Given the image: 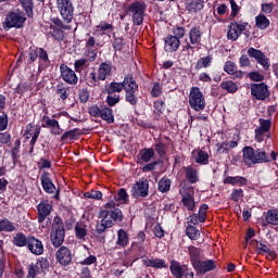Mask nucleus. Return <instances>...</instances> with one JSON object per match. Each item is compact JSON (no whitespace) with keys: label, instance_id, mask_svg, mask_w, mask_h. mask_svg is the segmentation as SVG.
I'll use <instances>...</instances> for the list:
<instances>
[{"label":"nucleus","instance_id":"f257e3e1","mask_svg":"<svg viewBox=\"0 0 278 278\" xmlns=\"http://www.w3.org/2000/svg\"><path fill=\"white\" fill-rule=\"evenodd\" d=\"M64 238H66V229L64 228V219L60 216H54L51 231L50 242L54 249H60L64 244Z\"/></svg>","mask_w":278,"mask_h":278},{"label":"nucleus","instance_id":"39448f33","mask_svg":"<svg viewBox=\"0 0 278 278\" xmlns=\"http://www.w3.org/2000/svg\"><path fill=\"white\" fill-rule=\"evenodd\" d=\"M53 25L50 26L49 35L56 40V42H63L64 38H66V34L64 31H71L73 26L71 24H66V22L62 21L60 17L53 20Z\"/></svg>","mask_w":278,"mask_h":278},{"label":"nucleus","instance_id":"ea45409f","mask_svg":"<svg viewBox=\"0 0 278 278\" xmlns=\"http://www.w3.org/2000/svg\"><path fill=\"white\" fill-rule=\"evenodd\" d=\"M100 118L105 121L109 125H112V123H114V111L109 106H103L101 109Z\"/></svg>","mask_w":278,"mask_h":278},{"label":"nucleus","instance_id":"e2e57ef3","mask_svg":"<svg viewBox=\"0 0 278 278\" xmlns=\"http://www.w3.org/2000/svg\"><path fill=\"white\" fill-rule=\"evenodd\" d=\"M231 201H235L238 203V201H242L244 199V190L242 189H233L231 194H230Z\"/></svg>","mask_w":278,"mask_h":278},{"label":"nucleus","instance_id":"9d476101","mask_svg":"<svg viewBox=\"0 0 278 278\" xmlns=\"http://www.w3.org/2000/svg\"><path fill=\"white\" fill-rule=\"evenodd\" d=\"M41 188L46 194H54L53 199L60 201V189L55 187L53 180L51 179V174L49 172H43L40 176Z\"/></svg>","mask_w":278,"mask_h":278},{"label":"nucleus","instance_id":"0eeeda50","mask_svg":"<svg viewBox=\"0 0 278 278\" xmlns=\"http://www.w3.org/2000/svg\"><path fill=\"white\" fill-rule=\"evenodd\" d=\"M56 9L64 23H73V16H75L73 0H56Z\"/></svg>","mask_w":278,"mask_h":278},{"label":"nucleus","instance_id":"338daca9","mask_svg":"<svg viewBox=\"0 0 278 278\" xmlns=\"http://www.w3.org/2000/svg\"><path fill=\"white\" fill-rule=\"evenodd\" d=\"M28 90H31V86L27 83H20L15 88L16 94H25Z\"/></svg>","mask_w":278,"mask_h":278},{"label":"nucleus","instance_id":"79ce46f5","mask_svg":"<svg viewBox=\"0 0 278 278\" xmlns=\"http://www.w3.org/2000/svg\"><path fill=\"white\" fill-rule=\"evenodd\" d=\"M212 62H214V58H212V55L200 58L195 63V71H201V68H210V66H212Z\"/></svg>","mask_w":278,"mask_h":278},{"label":"nucleus","instance_id":"20e7f679","mask_svg":"<svg viewBox=\"0 0 278 278\" xmlns=\"http://www.w3.org/2000/svg\"><path fill=\"white\" fill-rule=\"evenodd\" d=\"M38 60L39 68H47L51 66V60H49V52L45 48L30 47L28 49V64H34Z\"/></svg>","mask_w":278,"mask_h":278},{"label":"nucleus","instance_id":"1a4fd4ad","mask_svg":"<svg viewBox=\"0 0 278 278\" xmlns=\"http://www.w3.org/2000/svg\"><path fill=\"white\" fill-rule=\"evenodd\" d=\"M189 105L195 112L205 110V97L199 87H192L189 93Z\"/></svg>","mask_w":278,"mask_h":278},{"label":"nucleus","instance_id":"7ed1b4c3","mask_svg":"<svg viewBox=\"0 0 278 278\" xmlns=\"http://www.w3.org/2000/svg\"><path fill=\"white\" fill-rule=\"evenodd\" d=\"M25 21H27L25 12L21 10L10 11L5 15L2 27L4 31H10V29H22V27H25Z\"/></svg>","mask_w":278,"mask_h":278},{"label":"nucleus","instance_id":"bf43d9fd","mask_svg":"<svg viewBox=\"0 0 278 278\" xmlns=\"http://www.w3.org/2000/svg\"><path fill=\"white\" fill-rule=\"evenodd\" d=\"M85 199H93L94 201H101L103 199V192L91 190L84 193Z\"/></svg>","mask_w":278,"mask_h":278},{"label":"nucleus","instance_id":"49530a36","mask_svg":"<svg viewBox=\"0 0 278 278\" xmlns=\"http://www.w3.org/2000/svg\"><path fill=\"white\" fill-rule=\"evenodd\" d=\"M129 244V235L124 229H119L117 231V245L125 248Z\"/></svg>","mask_w":278,"mask_h":278},{"label":"nucleus","instance_id":"f03ea898","mask_svg":"<svg viewBox=\"0 0 278 278\" xmlns=\"http://www.w3.org/2000/svg\"><path fill=\"white\" fill-rule=\"evenodd\" d=\"M243 162L245 166H254V164H264V162H270L266 151L262 149H253V147L247 146L242 149Z\"/></svg>","mask_w":278,"mask_h":278},{"label":"nucleus","instance_id":"bb28decb","mask_svg":"<svg viewBox=\"0 0 278 278\" xmlns=\"http://www.w3.org/2000/svg\"><path fill=\"white\" fill-rule=\"evenodd\" d=\"M164 50L167 53H175L177 49H179L181 41L179 38L174 37L173 35H168L165 39Z\"/></svg>","mask_w":278,"mask_h":278},{"label":"nucleus","instance_id":"09e8293b","mask_svg":"<svg viewBox=\"0 0 278 278\" xmlns=\"http://www.w3.org/2000/svg\"><path fill=\"white\" fill-rule=\"evenodd\" d=\"M0 231H7V232L16 231V226L14 225V223L10 222V219L2 218L0 219Z\"/></svg>","mask_w":278,"mask_h":278},{"label":"nucleus","instance_id":"ddd939ff","mask_svg":"<svg viewBox=\"0 0 278 278\" xmlns=\"http://www.w3.org/2000/svg\"><path fill=\"white\" fill-rule=\"evenodd\" d=\"M251 94L257 101H266L270 97V91L268 90V85L265 83L251 84L250 85Z\"/></svg>","mask_w":278,"mask_h":278},{"label":"nucleus","instance_id":"412c9836","mask_svg":"<svg viewBox=\"0 0 278 278\" xmlns=\"http://www.w3.org/2000/svg\"><path fill=\"white\" fill-rule=\"evenodd\" d=\"M84 136V130L79 128H74L71 130H66L62 136H61V142L64 144H68L75 140H79Z\"/></svg>","mask_w":278,"mask_h":278},{"label":"nucleus","instance_id":"4d7b16f0","mask_svg":"<svg viewBox=\"0 0 278 278\" xmlns=\"http://www.w3.org/2000/svg\"><path fill=\"white\" fill-rule=\"evenodd\" d=\"M179 194L181 199L194 198V188L189 185H185L180 188Z\"/></svg>","mask_w":278,"mask_h":278},{"label":"nucleus","instance_id":"6ab92c4d","mask_svg":"<svg viewBox=\"0 0 278 278\" xmlns=\"http://www.w3.org/2000/svg\"><path fill=\"white\" fill-rule=\"evenodd\" d=\"M112 34H114V24L110 22H100L93 30V36H108V38H112Z\"/></svg>","mask_w":278,"mask_h":278},{"label":"nucleus","instance_id":"a211bd4d","mask_svg":"<svg viewBox=\"0 0 278 278\" xmlns=\"http://www.w3.org/2000/svg\"><path fill=\"white\" fill-rule=\"evenodd\" d=\"M248 55L253 58L257 64H261L263 66L264 71H268L270 68V63L268 62V59L266 58V54L262 52V50H257L255 48L248 49Z\"/></svg>","mask_w":278,"mask_h":278},{"label":"nucleus","instance_id":"c85d7f7f","mask_svg":"<svg viewBox=\"0 0 278 278\" xmlns=\"http://www.w3.org/2000/svg\"><path fill=\"white\" fill-rule=\"evenodd\" d=\"M187 269L188 266L181 265V263L177 261L170 262L169 270L175 278H184V275H186Z\"/></svg>","mask_w":278,"mask_h":278},{"label":"nucleus","instance_id":"864d4df0","mask_svg":"<svg viewBox=\"0 0 278 278\" xmlns=\"http://www.w3.org/2000/svg\"><path fill=\"white\" fill-rule=\"evenodd\" d=\"M186 236H188L190 240H199L201 238V231H199L197 227L188 225L186 228Z\"/></svg>","mask_w":278,"mask_h":278},{"label":"nucleus","instance_id":"cd10ccee","mask_svg":"<svg viewBox=\"0 0 278 278\" xmlns=\"http://www.w3.org/2000/svg\"><path fill=\"white\" fill-rule=\"evenodd\" d=\"M224 71L228 75H232L233 79H242L244 72L238 71V66L232 61H227L224 65Z\"/></svg>","mask_w":278,"mask_h":278},{"label":"nucleus","instance_id":"2eb2a0df","mask_svg":"<svg viewBox=\"0 0 278 278\" xmlns=\"http://www.w3.org/2000/svg\"><path fill=\"white\" fill-rule=\"evenodd\" d=\"M60 73H61V78L65 84H68L70 86H77L79 81V77H77V74L73 68L68 67L66 64H61L60 65Z\"/></svg>","mask_w":278,"mask_h":278},{"label":"nucleus","instance_id":"774afa93","mask_svg":"<svg viewBox=\"0 0 278 278\" xmlns=\"http://www.w3.org/2000/svg\"><path fill=\"white\" fill-rule=\"evenodd\" d=\"M181 202L189 212H194V207H195L194 198H182Z\"/></svg>","mask_w":278,"mask_h":278},{"label":"nucleus","instance_id":"f704fd0d","mask_svg":"<svg viewBox=\"0 0 278 278\" xmlns=\"http://www.w3.org/2000/svg\"><path fill=\"white\" fill-rule=\"evenodd\" d=\"M14 247H18L20 249H23V247H28L29 244V236L26 237L23 232H17L12 240Z\"/></svg>","mask_w":278,"mask_h":278},{"label":"nucleus","instance_id":"b1692460","mask_svg":"<svg viewBox=\"0 0 278 278\" xmlns=\"http://www.w3.org/2000/svg\"><path fill=\"white\" fill-rule=\"evenodd\" d=\"M112 61H104L99 65L98 74L101 81H105L108 77H112Z\"/></svg>","mask_w":278,"mask_h":278},{"label":"nucleus","instance_id":"0e129e2a","mask_svg":"<svg viewBox=\"0 0 278 278\" xmlns=\"http://www.w3.org/2000/svg\"><path fill=\"white\" fill-rule=\"evenodd\" d=\"M85 55H86V60H88V62H94V60H97V49L94 48H85Z\"/></svg>","mask_w":278,"mask_h":278},{"label":"nucleus","instance_id":"a19ab883","mask_svg":"<svg viewBox=\"0 0 278 278\" xmlns=\"http://www.w3.org/2000/svg\"><path fill=\"white\" fill-rule=\"evenodd\" d=\"M265 220L268 225L278 226V210L271 208L264 213Z\"/></svg>","mask_w":278,"mask_h":278},{"label":"nucleus","instance_id":"a18cd8bd","mask_svg":"<svg viewBox=\"0 0 278 278\" xmlns=\"http://www.w3.org/2000/svg\"><path fill=\"white\" fill-rule=\"evenodd\" d=\"M20 3L28 18H31L34 16V0H20Z\"/></svg>","mask_w":278,"mask_h":278},{"label":"nucleus","instance_id":"de8ad7c7","mask_svg":"<svg viewBox=\"0 0 278 278\" xmlns=\"http://www.w3.org/2000/svg\"><path fill=\"white\" fill-rule=\"evenodd\" d=\"M173 184V181L167 178V177H163L159 180V192H162L163 194L166 192H170V185Z\"/></svg>","mask_w":278,"mask_h":278},{"label":"nucleus","instance_id":"5701e85b","mask_svg":"<svg viewBox=\"0 0 278 278\" xmlns=\"http://www.w3.org/2000/svg\"><path fill=\"white\" fill-rule=\"evenodd\" d=\"M193 268L200 275H205V273L216 270V261L214 260L200 261L195 266H193Z\"/></svg>","mask_w":278,"mask_h":278},{"label":"nucleus","instance_id":"8fccbe9b","mask_svg":"<svg viewBox=\"0 0 278 278\" xmlns=\"http://www.w3.org/2000/svg\"><path fill=\"white\" fill-rule=\"evenodd\" d=\"M255 24L258 29L264 30L270 25V21L266 15L260 14L255 17Z\"/></svg>","mask_w":278,"mask_h":278},{"label":"nucleus","instance_id":"69168bd1","mask_svg":"<svg viewBox=\"0 0 278 278\" xmlns=\"http://www.w3.org/2000/svg\"><path fill=\"white\" fill-rule=\"evenodd\" d=\"M140 197L142 199H146V197H149V180L144 179L140 182Z\"/></svg>","mask_w":278,"mask_h":278},{"label":"nucleus","instance_id":"4468645a","mask_svg":"<svg viewBox=\"0 0 278 278\" xmlns=\"http://www.w3.org/2000/svg\"><path fill=\"white\" fill-rule=\"evenodd\" d=\"M55 260L60 266H71L73 264V252L66 245H61L55 253Z\"/></svg>","mask_w":278,"mask_h":278},{"label":"nucleus","instance_id":"e433bc0d","mask_svg":"<svg viewBox=\"0 0 278 278\" xmlns=\"http://www.w3.org/2000/svg\"><path fill=\"white\" fill-rule=\"evenodd\" d=\"M249 180L242 176H228L224 179V184H229L230 186H247Z\"/></svg>","mask_w":278,"mask_h":278},{"label":"nucleus","instance_id":"052dcab7","mask_svg":"<svg viewBox=\"0 0 278 278\" xmlns=\"http://www.w3.org/2000/svg\"><path fill=\"white\" fill-rule=\"evenodd\" d=\"M154 155H155V151L153 150V148H149V149L144 148L141 151V160L143 162H151Z\"/></svg>","mask_w":278,"mask_h":278},{"label":"nucleus","instance_id":"473e14b6","mask_svg":"<svg viewBox=\"0 0 278 278\" xmlns=\"http://www.w3.org/2000/svg\"><path fill=\"white\" fill-rule=\"evenodd\" d=\"M142 264L152 268H168V264L162 258H143Z\"/></svg>","mask_w":278,"mask_h":278},{"label":"nucleus","instance_id":"7c9ffc66","mask_svg":"<svg viewBox=\"0 0 278 278\" xmlns=\"http://www.w3.org/2000/svg\"><path fill=\"white\" fill-rule=\"evenodd\" d=\"M256 251L258 255H264L266 253L267 260H277V252L270 250V248L262 242L256 241Z\"/></svg>","mask_w":278,"mask_h":278},{"label":"nucleus","instance_id":"3c124183","mask_svg":"<svg viewBox=\"0 0 278 278\" xmlns=\"http://www.w3.org/2000/svg\"><path fill=\"white\" fill-rule=\"evenodd\" d=\"M220 88L222 90H226V92H229L230 94H233V92H238V85L232 80L222 81Z\"/></svg>","mask_w":278,"mask_h":278},{"label":"nucleus","instance_id":"2f4dec72","mask_svg":"<svg viewBox=\"0 0 278 278\" xmlns=\"http://www.w3.org/2000/svg\"><path fill=\"white\" fill-rule=\"evenodd\" d=\"M185 177L189 184H197L199 181V169L197 167L189 165L184 167Z\"/></svg>","mask_w":278,"mask_h":278},{"label":"nucleus","instance_id":"4c0bfd02","mask_svg":"<svg viewBox=\"0 0 278 278\" xmlns=\"http://www.w3.org/2000/svg\"><path fill=\"white\" fill-rule=\"evenodd\" d=\"M114 201L121 205L129 204V193H127V189L121 188L117 194L114 195Z\"/></svg>","mask_w":278,"mask_h":278},{"label":"nucleus","instance_id":"f8f14e48","mask_svg":"<svg viewBox=\"0 0 278 278\" xmlns=\"http://www.w3.org/2000/svg\"><path fill=\"white\" fill-rule=\"evenodd\" d=\"M51 212H53V204L49 200H42L37 205V223L42 225L51 216Z\"/></svg>","mask_w":278,"mask_h":278},{"label":"nucleus","instance_id":"393cba45","mask_svg":"<svg viewBox=\"0 0 278 278\" xmlns=\"http://www.w3.org/2000/svg\"><path fill=\"white\" fill-rule=\"evenodd\" d=\"M185 8L189 14H199L205 8V2L203 0H186Z\"/></svg>","mask_w":278,"mask_h":278},{"label":"nucleus","instance_id":"f3484780","mask_svg":"<svg viewBox=\"0 0 278 278\" xmlns=\"http://www.w3.org/2000/svg\"><path fill=\"white\" fill-rule=\"evenodd\" d=\"M134 80V76H126L123 83H111L106 88L108 94H115V92H123V90H127L129 84Z\"/></svg>","mask_w":278,"mask_h":278},{"label":"nucleus","instance_id":"c9c22d12","mask_svg":"<svg viewBox=\"0 0 278 278\" xmlns=\"http://www.w3.org/2000/svg\"><path fill=\"white\" fill-rule=\"evenodd\" d=\"M55 94H58L61 101H66V99H68V86L62 81H59L55 86Z\"/></svg>","mask_w":278,"mask_h":278},{"label":"nucleus","instance_id":"603ef678","mask_svg":"<svg viewBox=\"0 0 278 278\" xmlns=\"http://www.w3.org/2000/svg\"><path fill=\"white\" fill-rule=\"evenodd\" d=\"M74 231L77 240L86 241V236H88V229H86V227H81V225L77 223L74 227Z\"/></svg>","mask_w":278,"mask_h":278},{"label":"nucleus","instance_id":"dca6fc26","mask_svg":"<svg viewBox=\"0 0 278 278\" xmlns=\"http://www.w3.org/2000/svg\"><path fill=\"white\" fill-rule=\"evenodd\" d=\"M203 36V31H201V26L192 27L189 30V39L190 42H187L185 46L186 51H190V49H195V47H199L201 45V37Z\"/></svg>","mask_w":278,"mask_h":278},{"label":"nucleus","instance_id":"13d9d810","mask_svg":"<svg viewBox=\"0 0 278 278\" xmlns=\"http://www.w3.org/2000/svg\"><path fill=\"white\" fill-rule=\"evenodd\" d=\"M227 38L228 40L232 41H236L238 38H240V34L238 33V28L235 26L233 22L230 23Z\"/></svg>","mask_w":278,"mask_h":278},{"label":"nucleus","instance_id":"72a5a7b5","mask_svg":"<svg viewBox=\"0 0 278 278\" xmlns=\"http://www.w3.org/2000/svg\"><path fill=\"white\" fill-rule=\"evenodd\" d=\"M128 12L132 14L134 25H140V2L136 1L131 3L128 8Z\"/></svg>","mask_w":278,"mask_h":278},{"label":"nucleus","instance_id":"423d86ee","mask_svg":"<svg viewBox=\"0 0 278 278\" xmlns=\"http://www.w3.org/2000/svg\"><path fill=\"white\" fill-rule=\"evenodd\" d=\"M118 203L112 200L104 205V210L100 212V218L112 220L113 223H123V211L118 208ZM112 218V219H110Z\"/></svg>","mask_w":278,"mask_h":278},{"label":"nucleus","instance_id":"37998d69","mask_svg":"<svg viewBox=\"0 0 278 278\" xmlns=\"http://www.w3.org/2000/svg\"><path fill=\"white\" fill-rule=\"evenodd\" d=\"M11 157L13 165L16 166L18 157H21V139L15 140L14 146L11 149Z\"/></svg>","mask_w":278,"mask_h":278},{"label":"nucleus","instance_id":"58836bf2","mask_svg":"<svg viewBox=\"0 0 278 278\" xmlns=\"http://www.w3.org/2000/svg\"><path fill=\"white\" fill-rule=\"evenodd\" d=\"M112 38H113V42H112V48L114 49V51H123V49H125V37L123 36H116V33L112 34Z\"/></svg>","mask_w":278,"mask_h":278},{"label":"nucleus","instance_id":"aec40b11","mask_svg":"<svg viewBox=\"0 0 278 278\" xmlns=\"http://www.w3.org/2000/svg\"><path fill=\"white\" fill-rule=\"evenodd\" d=\"M45 123L41 125L45 129H50L52 136H60L63 131L58 119H51L49 116H43Z\"/></svg>","mask_w":278,"mask_h":278},{"label":"nucleus","instance_id":"6e6552de","mask_svg":"<svg viewBox=\"0 0 278 278\" xmlns=\"http://www.w3.org/2000/svg\"><path fill=\"white\" fill-rule=\"evenodd\" d=\"M27 270L26 278H36L37 275H47V270H49V260L41 256L37 258L36 263H30L27 266Z\"/></svg>","mask_w":278,"mask_h":278},{"label":"nucleus","instance_id":"4be33fe9","mask_svg":"<svg viewBox=\"0 0 278 278\" xmlns=\"http://www.w3.org/2000/svg\"><path fill=\"white\" fill-rule=\"evenodd\" d=\"M27 249L33 253V255H42V253H45V245L42 244V241L34 236H29Z\"/></svg>","mask_w":278,"mask_h":278},{"label":"nucleus","instance_id":"5fc2aeb1","mask_svg":"<svg viewBox=\"0 0 278 278\" xmlns=\"http://www.w3.org/2000/svg\"><path fill=\"white\" fill-rule=\"evenodd\" d=\"M130 197L131 199H135V203H139L140 201V181L139 180L130 185Z\"/></svg>","mask_w":278,"mask_h":278},{"label":"nucleus","instance_id":"c756f323","mask_svg":"<svg viewBox=\"0 0 278 278\" xmlns=\"http://www.w3.org/2000/svg\"><path fill=\"white\" fill-rule=\"evenodd\" d=\"M191 156L194 160L195 164H210V154L201 149L193 150L191 152Z\"/></svg>","mask_w":278,"mask_h":278},{"label":"nucleus","instance_id":"a878e982","mask_svg":"<svg viewBox=\"0 0 278 278\" xmlns=\"http://www.w3.org/2000/svg\"><path fill=\"white\" fill-rule=\"evenodd\" d=\"M136 90H138V84L132 78L131 83L125 89L126 101L130 103V105H136V103H138V98H136Z\"/></svg>","mask_w":278,"mask_h":278},{"label":"nucleus","instance_id":"c03bdc74","mask_svg":"<svg viewBox=\"0 0 278 278\" xmlns=\"http://www.w3.org/2000/svg\"><path fill=\"white\" fill-rule=\"evenodd\" d=\"M191 264L194 267L201 261V250L194 245L189 247Z\"/></svg>","mask_w":278,"mask_h":278},{"label":"nucleus","instance_id":"680f3d73","mask_svg":"<svg viewBox=\"0 0 278 278\" xmlns=\"http://www.w3.org/2000/svg\"><path fill=\"white\" fill-rule=\"evenodd\" d=\"M78 99L80 103L86 104L87 101H90V91L88 88H83L78 91Z\"/></svg>","mask_w":278,"mask_h":278},{"label":"nucleus","instance_id":"9b49d317","mask_svg":"<svg viewBox=\"0 0 278 278\" xmlns=\"http://www.w3.org/2000/svg\"><path fill=\"white\" fill-rule=\"evenodd\" d=\"M110 227H114V222L104 217L96 225L93 236L101 244H105V230L110 229Z\"/></svg>","mask_w":278,"mask_h":278},{"label":"nucleus","instance_id":"6e6d98bb","mask_svg":"<svg viewBox=\"0 0 278 278\" xmlns=\"http://www.w3.org/2000/svg\"><path fill=\"white\" fill-rule=\"evenodd\" d=\"M90 62L86 58L78 59L74 62V70L76 73H81L84 68H88Z\"/></svg>","mask_w":278,"mask_h":278}]
</instances>
